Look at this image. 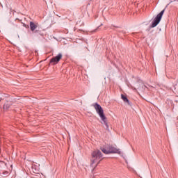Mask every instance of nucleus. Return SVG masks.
<instances>
[{
	"label": "nucleus",
	"instance_id": "obj_1",
	"mask_svg": "<svg viewBox=\"0 0 178 178\" xmlns=\"http://www.w3.org/2000/svg\"><path fill=\"white\" fill-rule=\"evenodd\" d=\"M93 106L97 113H98L99 116L101 118L104 124H105L106 130L109 131V125L108 124V121L106 120V116H105V114L104 113V109L98 103H95Z\"/></svg>",
	"mask_w": 178,
	"mask_h": 178
},
{
	"label": "nucleus",
	"instance_id": "obj_2",
	"mask_svg": "<svg viewBox=\"0 0 178 178\" xmlns=\"http://www.w3.org/2000/svg\"><path fill=\"white\" fill-rule=\"evenodd\" d=\"M91 156V165H94V163H97L96 166L99 165V162L102 161V152L99 150H95L92 152Z\"/></svg>",
	"mask_w": 178,
	"mask_h": 178
},
{
	"label": "nucleus",
	"instance_id": "obj_3",
	"mask_svg": "<svg viewBox=\"0 0 178 178\" xmlns=\"http://www.w3.org/2000/svg\"><path fill=\"white\" fill-rule=\"evenodd\" d=\"M165 13V8L160 13H159L153 22H152L151 27H156L158 24L161 22V20H162V17L163 16V14Z\"/></svg>",
	"mask_w": 178,
	"mask_h": 178
},
{
	"label": "nucleus",
	"instance_id": "obj_4",
	"mask_svg": "<svg viewBox=\"0 0 178 178\" xmlns=\"http://www.w3.org/2000/svg\"><path fill=\"white\" fill-rule=\"evenodd\" d=\"M63 55L62 54L59 53L56 56L53 57L49 63L52 65H58L59 63L60 59H62Z\"/></svg>",
	"mask_w": 178,
	"mask_h": 178
},
{
	"label": "nucleus",
	"instance_id": "obj_5",
	"mask_svg": "<svg viewBox=\"0 0 178 178\" xmlns=\"http://www.w3.org/2000/svg\"><path fill=\"white\" fill-rule=\"evenodd\" d=\"M107 148L108 149V154H119V155L122 154V152H120V149H116L115 147L108 146Z\"/></svg>",
	"mask_w": 178,
	"mask_h": 178
},
{
	"label": "nucleus",
	"instance_id": "obj_6",
	"mask_svg": "<svg viewBox=\"0 0 178 178\" xmlns=\"http://www.w3.org/2000/svg\"><path fill=\"white\" fill-rule=\"evenodd\" d=\"M31 31H35L37 27H38V23H34L33 22H30L29 23Z\"/></svg>",
	"mask_w": 178,
	"mask_h": 178
},
{
	"label": "nucleus",
	"instance_id": "obj_7",
	"mask_svg": "<svg viewBox=\"0 0 178 178\" xmlns=\"http://www.w3.org/2000/svg\"><path fill=\"white\" fill-rule=\"evenodd\" d=\"M12 105V103L10 102H6L3 106V109L4 111H8L10 108V106Z\"/></svg>",
	"mask_w": 178,
	"mask_h": 178
},
{
	"label": "nucleus",
	"instance_id": "obj_8",
	"mask_svg": "<svg viewBox=\"0 0 178 178\" xmlns=\"http://www.w3.org/2000/svg\"><path fill=\"white\" fill-rule=\"evenodd\" d=\"M121 98H122V101H124V102H127V104H128V105H130V100H129V99H127V96L122 94Z\"/></svg>",
	"mask_w": 178,
	"mask_h": 178
},
{
	"label": "nucleus",
	"instance_id": "obj_9",
	"mask_svg": "<svg viewBox=\"0 0 178 178\" xmlns=\"http://www.w3.org/2000/svg\"><path fill=\"white\" fill-rule=\"evenodd\" d=\"M101 150L102 151V152H104V154H106V155H109V150L108 147H106V149L105 147H102Z\"/></svg>",
	"mask_w": 178,
	"mask_h": 178
},
{
	"label": "nucleus",
	"instance_id": "obj_10",
	"mask_svg": "<svg viewBox=\"0 0 178 178\" xmlns=\"http://www.w3.org/2000/svg\"><path fill=\"white\" fill-rule=\"evenodd\" d=\"M3 175H4L5 176H8V175H9V172L4 171V172H3Z\"/></svg>",
	"mask_w": 178,
	"mask_h": 178
},
{
	"label": "nucleus",
	"instance_id": "obj_11",
	"mask_svg": "<svg viewBox=\"0 0 178 178\" xmlns=\"http://www.w3.org/2000/svg\"><path fill=\"white\" fill-rule=\"evenodd\" d=\"M131 89L133 90V91H135V92H137V88L131 86Z\"/></svg>",
	"mask_w": 178,
	"mask_h": 178
},
{
	"label": "nucleus",
	"instance_id": "obj_12",
	"mask_svg": "<svg viewBox=\"0 0 178 178\" xmlns=\"http://www.w3.org/2000/svg\"><path fill=\"white\" fill-rule=\"evenodd\" d=\"M24 26H25L26 29H29V25L24 24Z\"/></svg>",
	"mask_w": 178,
	"mask_h": 178
},
{
	"label": "nucleus",
	"instance_id": "obj_13",
	"mask_svg": "<svg viewBox=\"0 0 178 178\" xmlns=\"http://www.w3.org/2000/svg\"><path fill=\"white\" fill-rule=\"evenodd\" d=\"M17 48L18 49V51H19V52H22V49H20L19 47H17Z\"/></svg>",
	"mask_w": 178,
	"mask_h": 178
},
{
	"label": "nucleus",
	"instance_id": "obj_14",
	"mask_svg": "<svg viewBox=\"0 0 178 178\" xmlns=\"http://www.w3.org/2000/svg\"><path fill=\"white\" fill-rule=\"evenodd\" d=\"M112 27H118V26H115L113 25H111V29H113Z\"/></svg>",
	"mask_w": 178,
	"mask_h": 178
},
{
	"label": "nucleus",
	"instance_id": "obj_15",
	"mask_svg": "<svg viewBox=\"0 0 178 178\" xmlns=\"http://www.w3.org/2000/svg\"><path fill=\"white\" fill-rule=\"evenodd\" d=\"M35 33H38V31H35Z\"/></svg>",
	"mask_w": 178,
	"mask_h": 178
},
{
	"label": "nucleus",
	"instance_id": "obj_16",
	"mask_svg": "<svg viewBox=\"0 0 178 178\" xmlns=\"http://www.w3.org/2000/svg\"><path fill=\"white\" fill-rule=\"evenodd\" d=\"M32 169H34V166H32Z\"/></svg>",
	"mask_w": 178,
	"mask_h": 178
}]
</instances>
